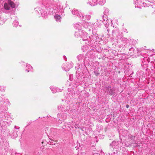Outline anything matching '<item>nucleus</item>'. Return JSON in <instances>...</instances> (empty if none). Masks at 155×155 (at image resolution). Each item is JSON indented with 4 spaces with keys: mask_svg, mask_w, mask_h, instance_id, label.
<instances>
[{
    "mask_svg": "<svg viewBox=\"0 0 155 155\" xmlns=\"http://www.w3.org/2000/svg\"><path fill=\"white\" fill-rule=\"evenodd\" d=\"M112 146L114 148H117L119 147V143L118 141H113L111 144L110 145Z\"/></svg>",
    "mask_w": 155,
    "mask_h": 155,
    "instance_id": "nucleus-1",
    "label": "nucleus"
},
{
    "mask_svg": "<svg viewBox=\"0 0 155 155\" xmlns=\"http://www.w3.org/2000/svg\"><path fill=\"white\" fill-rule=\"evenodd\" d=\"M8 2L12 8H15V5L13 2H12L10 0H8Z\"/></svg>",
    "mask_w": 155,
    "mask_h": 155,
    "instance_id": "nucleus-2",
    "label": "nucleus"
},
{
    "mask_svg": "<svg viewBox=\"0 0 155 155\" xmlns=\"http://www.w3.org/2000/svg\"><path fill=\"white\" fill-rule=\"evenodd\" d=\"M4 8L6 10H9V7L7 3H5L4 5Z\"/></svg>",
    "mask_w": 155,
    "mask_h": 155,
    "instance_id": "nucleus-3",
    "label": "nucleus"
},
{
    "mask_svg": "<svg viewBox=\"0 0 155 155\" xmlns=\"http://www.w3.org/2000/svg\"><path fill=\"white\" fill-rule=\"evenodd\" d=\"M12 134L13 135L12 136L13 138H15L17 137V134L15 132H14Z\"/></svg>",
    "mask_w": 155,
    "mask_h": 155,
    "instance_id": "nucleus-4",
    "label": "nucleus"
},
{
    "mask_svg": "<svg viewBox=\"0 0 155 155\" xmlns=\"http://www.w3.org/2000/svg\"><path fill=\"white\" fill-rule=\"evenodd\" d=\"M61 18V16L58 15H56L55 16V18L56 19H59Z\"/></svg>",
    "mask_w": 155,
    "mask_h": 155,
    "instance_id": "nucleus-5",
    "label": "nucleus"
},
{
    "mask_svg": "<svg viewBox=\"0 0 155 155\" xmlns=\"http://www.w3.org/2000/svg\"><path fill=\"white\" fill-rule=\"evenodd\" d=\"M129 138H130L131 140H134L135 138V136H131L129 137Z\"/></svg>",
    "mask_w": 155,
    "mask_h": 155,
    "instance_id": "nucleus-6",
    "label": "nucleus"
},
{
    "mask_svg": "<svg viewBox=\"0 0 155 155\" xmlns=\"http://www.w3.org/2000/svg\"><path fill=\"white\" fill-rule=\"evenodd\" d=\"M14 128L16 129H18L19 128V127H16V126H15L14 127Z\"/></svg>",
    "mask_w": 155,
    "mask_h": 155,
    "instance_id": "nucleus-7",
    "label": "nucleus"
},
{
    "mask_svg": "<svg viewBox=\"0 0 155 155\" xmlns=\"http://www.w3.org/2000/svg\"><path fill=\"white\" fill-rule=\"evenodd\" d=\"M126 107L127 108H128L129 107V105H128V104H127L126 105Z\"/></svg>",
    "mask_w": 155,
    "mask_h": 155,
    "instance_id": "nucleus-8",
    "label": "nucleus"
},
{
    "mask_svg": "<svg viewBox=\"0 0 155 155\" xmlns=\"http://www.w3.org/2000/svg\"><path fill=\"white\" fill-rule=\"evenodd\" d=\"M82 127H79V128H80L81 130H82V129H83V128H82Z\"/></svg>",
    "mask_w": 155,
    "mask_h": 155,
    "instance_id": "nucleus-9",
    "label": "nucleus"
},
{
    "mask_svg": "<svg viewBox=\"0 0 155 155\" xmlns=\"http://www.w3.org/2000/svg\"><path fill=\"white\" fill-rule=\"evenodd\" d=\"M125 133H127V131H125V132H124Z\"/></svg>",
    "mask_w": 155,
    "mask_h": 155,
    "instance_id": "nucleus-10",
    "label": "nucleus"
},
{
    "mask_svg": "<svg viewBox=\"0 0 155 155\" xmlns=\"http://www.w3.org/2000/svg\"><path fill=\"white\" fill-rule=\"evenodd\" d=\"M75 127V128H77V127Z\"/></svg>",
    "mask_w": 155,
    "mask_h": 155,
    "instance_id": "nucleus-11",
    "label": "nucleus"
}]
</instances>
